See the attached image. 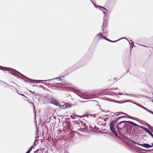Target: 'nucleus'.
<instances>
[{"label":"nucleus","instance_id":"1","mask_svg":"<svg viewBox=\"0 0 153 153\" xmlns=\"http://www.w3.org/2000/svg\"><path fill=\"white\" fill-rule=\"evenodd\" d=\"M127 121H123L118 123L116 126V128L118 132H119L120 130L123 128L127 129L128 128H131L132 127L128 124Z\"/></svg>","mask_w":153,"mask_h":153},{"label":"nucleus","instance_id":"2","mask_svg":"<svg viewBox=\"0 0 153 153\" xmlns=\"http://www.w3.org/2000/svg\"><path fill=\"white\" fill-rule=\"evenodd\" d=\"M115 121L113 120L110 123V129L112 132L116 135H117V133L115 131Z\"/></svg>","mask_w":153,"mask_h":153},{"label":"nucleus","instance_id":"3","mask_svg":"<svg viewBox=\"0 0 153 153\" xmlns=\"http://www.w3.org/2000/svg\"><path fill=\"white\" fill-rule=\"evenodd\" d=\"M80 125L83 128L87 129L88 128L86 126V123H87L86 120L83 119L82 120H80L79 121Z\"/></svg>","mask_w":153,"mask_h":153},{"label":"nucleus","instance_id":"4","mask_svg":"<svg viewBox=\"0 0 153 153\" xmlns=\"http://www.w3.org/2000/svg\"><path fill=\"white\" fill-rule=\"evenodd\" d=\"M2 70L6 71H12L13 72H14L15 73H18L20 75H22L19 72L17 71L10 68H4L2 69Z\"/></svg>","mask_w":153,"mask_h":153},{"label":"nucleus","instance_id":"5","mask_svg":"<svg viewBox=\"0 0 153 153\" xmlns=\"http://www.w3.org/2000/svg\"><path fill=\"white\" fill-rule=\"evenodd\" d=\"M137 144L138 145L143 146L145 148H149L150 147H152V146L149 145L148 144H146V143H144L143 144H140L138 143H137Z\"/></svg>","mask_w":153,"mask_h":153},{"label":"nucleus","instance_id":"6","mask_svg":"<svg viewBox=\"0 0 153 153\" xmlns=\"http://www.w3.org/2000/svg\"><path fill=\"white\" fill-rule=\"evenodd\" d=\"M50 103L53 104L57 106H60V105L59 103L55 100H51L50 101Z\"/></svg>","mask_w":153,"mask_h":153},{"label":"nucleus","instance_id":"7","mask_svg":"<svg viewBox=\"0 0 153 153\" xmlns=\"http://www.w3.org/2000/svg\"><path fill=\"white\" fill-rule=\"evenodd\" d=\"M141 128H142L143 129H144L148 133H149L152 137L153 136V135L152 133V132L150 131L148 129L145 127H141Z\"/></svg>","mask_w":153,"mask_h":153},{"label":"nucleus","instance_id":"8","mask_svg":"<svg viewBox=\"0 0 153 153\" xmlns=\"http://www.w3.org/2000/svg\"><path fill=\"white\" fill-rule=\"evenodd\" d=\"M92 3L96 8H99V10H101L100 9V8H101L103 9V10H106V8L104 7H103L99 5L98 6H96L93 2H92Z\"/></svg>","mask_w":153,"mask_h":153},{"label":"nucleus","instance_id":"9","mask_svg":"<svg viewBox=\"0 0 153 153\" xmlns=\"http://www.w3.org/2000/svg\"><path fill=\"white\" fill-rule=\"evenodd\" d=\"M127 122H128V124H129V125H130V124H131V125H133L135 126H139V127H140L141 128V127L138 125H137L135 123H134L133 122H131V121H127Z\"/></svg>","mask_w":153,"mask_h":153},{"label":"nucleus","instance_id":"10","mask_svg":"<svg viewBox=\"0 0 153 153\" xmlns=\"http://www.w3.org/2000/svg\"><path fill=\"white\" fill-rule=\"evenodd\" d=\"M34 146V145L31 146L30 149L27 151L26 153H30L31 150H32L33 147Z\"/></svg>","mask_w":153,"mask_h":153},{"label":"nucleus","instance_id":"11","mask_svg":"<svg viewBox=\"0 0 153 153\" xmlns=\"http://www.w3.org/2000/svg\"><path fill=\"white\" fill-rule=\"evenodd\" d=\"M97 36H100L102 38H104V39H105L104 36H103V35H102L101 33H100L98 34L97 35Z\"/></svg>","mask_w":153,"mask_h":153},{"label":"nucleus","instance_id":"12","mask_svg":"<svg viewBox=\"0 0 153 153\" xmlns=\"http://www.w3.org/2000/svg\"><path fill=\"white\" fill-rule=\"evenodd\" d=\"M131 42V45H130V47L131 48H132L133 47V46L134 45V43H133V42L131 41V40L130 41Z\"/></svg>","mask_w":153,"mask_h":153},{"label":"nucleus","instance_id":"13","mask_svg":"<svg viewBox=\"0 0 153 153\" xmlns=\"http://www.w3.org/2000/svg\"><path fill=\"white\" fill-rule=\"evenodd\" d=\"M106 39V40H108V41H109L111 42H115V41H111V40H110L109 39H108L107 38H105V39ZM117 41H116V42H117Z\"/></svg>","mask_w":153,"mask_h":153},{"label":"nucleus","instance_id":"14","mask_svg":"<svg viewBox=\"0 0 153 153\" xmlns=\"http://www.w3.org/2000/svg\"><path fill=\"white\" fill-rule=\"evenodd\" d=\"M39 151V149H37L36 151H35L34 152H35V153H36V152H37L38 153Z\"/></svg>","mask_w":153,"mask_h":153},{"label":"nucleus","instance_id":"15","mask_svg":"<svg viewBox=\"0 0 153 153\" xmlns=\"http://www.w3.org/2000/svg\"><path fill=\"white\" fill-rule=\"evenodd\" d=\"M123 117V116H122V117H118L117 118V119H120V118H121L122 117Z\"/></svg>","mask_w":153,"mask_h":153},{"label":"nucleus","instance_id":"16","mask_svg":"<svg viewBox=\"0 0 153 153\" xmlns=\"http://www.w3.org/2000/svg\"><path fill=\"white\" fill-rule=\"evenodd\" d=\"M19 94V95H20L22 96H24V97H26L23 94Z\"/></svg>","mask_w":153,"mask_h":153},{"label":"nucleus","instance_id":"17","mask_svg":"<svg viewBox=\"0 0 153 153\" xmlns=\"http://www.w3.org/2000/svg\"><path fill=\"white\" fill-rule=\"evenodd\" d=\"M26 79H28L30 81V82H31V81H33V80H31V79H29V78H27V77H26Z\"/></svg>","mask_w":153,"mask_h":153},{"label":"nucleus","instance_id":"18","mask_svg":"<svg viewBox=\"0 0 153 153\" xmlns=\"http://www.w3.org/2000/svg\"><path fill=\"white\" fill-rule=\"evenodd\" d=\"M144 109H145V110H146V111H148V109L147 108H145V107H144Z\"/></svg>","mask_w":153,"mask_h":153},{"label":"nucleus","instance_id":"19","mask_svg":"<svg viewBox=\"0 0 153 153\" xmlns=\"http://www.w3.org/2000/svg\"><path fill=\"white\" fill-rule=\"evenodd\" d=\"M108 117H107V118L104 119V120H104V121H106V120H107V119H108Z\"/></svg>","mask_w":153,"mask_h":153},{"label":"nucleus","instance_id":"20","mask_svg":"<svg viewBox=\"0 0 153 153\" xmlns=\"http://www.w3.org/2000/svg\"><path fill=\"white\" fill-rule=\"evenodd\" d=\"M140 107L142 108L143 109H144V108L145 107L142 106H141V105H140Z\"/></svg>","mask_w":153,"mask_h":153},{"label":"nucleus","instance_id":"21","mask_svg":"<svg viewBox=\"0 0 153 153\" xmlns=\"http://www.w3.org/2000/svg\"><path fill=\"white\" fill-rule=\"evenodd\" d=\"M97 115V114H94V115H93V117H96L95 116V115Z\"/></svg>","mask_w":153,"mask_h":153},{"label":"nucleus","instance_id":"22","mask_svg":"<svg viewBox=\"0 0 153 153\" xmlns=\"http://www.w3.org/2000/svg\"><path fill=\"white\" fill-rule=\"evenodd\" d=\"M95 129L96 130H98V128L97 127H96L95 128Z\"/></svg>","mask_w":153,"mask_h":153},{"label":"nucleus","instance_id":"23","mask_svg":"<svg viewBox=\"0 0 153 153\" xmlns=\"http://www.w3.org/2000/svg\"><path fill=\"white\" fill-rule=\"evenodd\" d=\"M103 13H104V14H105V16H106V15H105V12L104 11H103Z\"/></svg>","mask_w":153,"mask_h":153},{"label":"nucleus","instance_id":"24","mask_svg":"<svg viewBox=\"0 0 153 153\" xmlns=\"http://www.w3.org/2000/svg\"><path fill=\"white\" fill-rule=\"evenodd\" d=\"M30 91V93H33V94H34V92H32L31 91Z\"/></svg>","mask_w":153,"mask_h":153},{"label":"nucleus","instance_id":"25","mask_svg":"<svg viewBox=\"0 0 153 153\" xmlns=\"http://www.w3.org/2000/svg\"><path fill=\"white\" fill-rule=\"evenodd\" d=\"M148 111V112H150H150H150V111H150V110H149V109H148V111Z\"/></svg>","mask_w":153,"mask_h":153},{"label":"nucleus","instance_id":"26","mask_svg":"<svg viewBox=\"0 0 153 153\" xmlns=\"http://www.w3.org/2000/svg\"><path fill=\"white\" fill-rule=\"evenodd\" d=\"M32 103L33 104V107H34V109H35V107L34 106V104H33V103Z\"/></svg>","mask_w":153,"mask_h":153},{"label":"nucleus","instance_id":"27","mask_svg":"<svg viewBox=\"0 0 153 153\" xmlns=\"http://www.w3.org/2000/svg\"><path fill=\"white\" fill-rule=\"evenodd\" d=\"M135 104H136L137 105V106H138L140 107V105H138V104H136L135 103H134Z\"/></svg>","mask_w":153,"mask_h":153},{"label":"nucleus","instance_id":"28","mask_svg":"<svg viewBox=\"0 0 153 153\" xmlns=\"http://www.w3.org/2000/svg\"><path fill=\"white\" fill-rule=\"evenodd\" d=\"M150 112H150V113H151V114H152V113H153V111H150Z\"/></svg>","mask_w":153,"mask_h":153},{"label":"nucleus","instance_id":"29","mask_svg":"<svg viewBox=\"0 0 153 153\" xmlns=\"http://www.w3.org/2000/svg\"><path fill=\"white\" fill-rule=\"evenodd\" d=\"M150 112H150V113H151V114H152V113H153V111H150Z\"/></svg>","mask_w":153,"mask_h":153},{"label":"nucleus","instance_id":"30","mask_svg":"<svg viewBox=\"0 0 153 153\" xmlns=\"http://www.w3.org/2000/svg\"><path fill=\"white\" fill-rule=\"evenodd\" d=\"M132 142H133V143L135 144V143H134V141H132Z\"/></svg>","mask_w":153,"mask_h":153},{"label":"nucleus","instance_id":"31","mask_svg":"<svg viewBox=\"0 0 153 153\" xmlns=\"http://www.w3.org/2000/svg\"><path fill=\"white\" fill-rule=\"evenodd\" d=\"M64 153H68V152L67 151H65Z\"/></svg>","mask_w":153,"mask_h":153},{"label":"nucleus","instance_id":"32","mask_svg":"<svg viewBox=\"0 0 153 153\" xmlns=\"http://www.w3.org/2000/svg\"><path fill=\"white\" fill-rule=\"evenodd\" d=\"M121 114H125L124 113H121Z\"/></svg>","mask_w":153,"mask_h":153},{"label":"nucleus","instance_id":"33","mask_svg":"<svg viewBox=\"0 0 153 153\" xmlns=\"http://www.w3.org/2000/svg\"><path fill=\"white\" fill-rule=\"evenodd\" d=\"M35 81H40V80H35Z\"/></svg>","mask_w":153,"mask_h":153},{"label":"nucleus","instance_id":"34","mask_svg":"<svg viewBox=\"0 0 153 153\" xmlns=\"http://www.w3.org/2000/svg\"><path fill=\"white\" fill-rule=\"evenodd\" d=\"M123 38V39H126L127 40V39L126 38H125V37H124Z\"/></svg>","mask_w":153,"mask_h":153},{"label":"nucleus","instance_id":"35","mask_svg":"<svg viewBox=\"0 0 153 153\" xmlns=\"http://www.w3.org/2000/svg\"><path fill=\"white\" fill-rule=\"evenodd\" d=\"M36 141V140H35V142H34V144H35V142Z\"/></svg>","mask_w":153,"mask_h":153},{"label":"nucleus","instance_id":"36","mask_svg":"<svg viewBox=\"0 0 153 153\" xmlns=\"http://www.w3.org/2000/svg\"><path fill=\"white\" fill-rule=\"evenodd\" d=\"M102 30H103V26H102Z\"/></svg>","mask_w":153,"mask_h":153},{"label":"nucleus","instance_id":"37","mask_svg":"<svg viewBox=\"0 0 153 153\" xmlns=\"http://www.w3.org/2000/svg\"><path fill=\"white\" fill-rule=\"evenodd\" d=\"M44 81H47V80H44Z\"/></svg>","mask_w":153,"mask_h":153},{"label":"nucleus","instance_id":"38","mask_svg":"<svg viewBox=\"0 0 153 153\" xmlns=\"http://www.w3.org/2000/svg\"><path fill=\"white\" fill-rule=\"evenodd\" d=\"M149 129H151L150 128H149Z\"/></svg>","mask_w":153,"mask_h":153},{"label":"nucleus","instance_id":"39","mask_svg":"<svg viewBox=\"0 0 153 153\" xmlns=\"http://www.w3.org/2000/svg\"><path fill=\"white\" fill-rule=\"evenodd\" d=\"M107 116V115H105V116Z\"/></svg>","mask_w":153,"mask_h":153},{"label":"nucleus","instance_id":"40","mask_svg":"<svg viewBox=\"0 0 153 153\" xmlns=\"http://www.w3.org/2000/svg\"><path fill=\"white\" fill-rule=\"evenodd\" d=\"M152 102H153V100L152 101Z\"/></svg>","mask_w":153,"mask_h":153},{"label":"nucleus","instance_id":"41","mask_svg":"<svg viewBox=\"0 0 153 153\" xmlns=\"http://www.w3.org/2000/svg\"><path fill=\"white\" fill-rule=\"evenodd\" d=\"M34 153H35V152H34Z\"/></svg>","mask_w":153,"mask_h":153},{"label":"nucleus","instance_id":"42","mask_svg":"<svg viewBox=\"0 0 153 153\" xmlns=\"http://www.w3.org/2000/svg\"><path fill=\"white\" fill-rule=\"evenodd\" d=\"M152 114H153V113H152Z\"/></svg>","mask_w":153,"mask_h":153}]
</instances>
